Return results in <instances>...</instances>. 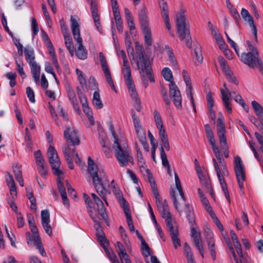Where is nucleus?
<instances>
[{"label":"nucleus","instance_id":"obj_1","mask_svg":"<svg viewBox=\"0 0 263 263\" xmlns=\"http://www.w3.org/2000/svg\"><path fill=\"white\" fill-rule=\"evenodd\" d=\"M145 171L153 191V193L156 199L157 208L162 217L165 219L167 230L173 241L174 246L179 247L181 244L180 239L178 237L179 234L178 229L177 227L174 226L172 223V217L170 212L168 205L166 200L162 201L160 200L156 184L149 170L146 169Z\"/></svg>","mask_w":263,"mask_h":263},{"label":"nucleus","instance_id":"obj_2","mask_svg":"<svg viewBox=\"0 0 263 263\" xmlns=\"http://www.w3.org/2000/svg\"><path fill=\"white\" fill-rule=\"evenodd\" d=\"M135 50L136 57L135 60L136 61L142 81L145 88H146L148 85V80L151 83L155 82V79L151 66V62L146 54L142 45L139 44L138 43H136Z\"/></svg>","mask_w":263,"mask_h":263},{"label":"nucleus","instance_id":"obj_3","mask_svg":"<svg viewBox=\"0 0 263 263\" xmlns=\"http://www.w3.org/2000/svg\"><path fill=\"white\" fill-rule=\"evenodd\" d=\"M112 149L120 166H126L129 163L134 164V159L130 154L126 140L121 137L120 141L114 142Z\"/></svg>","mask_w":263,"mask_h":263},{"label":"nucleus","instance_id":"obj_4","mask_svg":"<svg viewBox=\"0 0 263 263\" xmlns=\"http://www.w3.org/2000/svg\"><path fill=\"white\" fill-rule=\"evenodd\" d=\"M83 198L87 205V209L89 215L95 222L94 226L96 230V236L98 240L102 247H106V246L108 245V241L105 238L104 233L100 226L101 219L96 214L93 213L91 206V199L89 196L86 193H84L83 194Z\"/></svg>","mask_w":263,"mask_h":263},{"label":"nucleus","instance_id":"obj_5","mask_svg":"<svg viewBox=\"0 0 263 263\" xmlns=\"http://www.w3.org/2000/svg\"><path fill=\"white\" fill-rule=\"evenodd\" d=\"M161 74L166 81L170 82V96L173 99L174 105L178 109H181L182 97L178 87L174 82L171 69L168 67H164L161 71Z\"/></svg>","mask_w":263,"mask_h":263},{"label":"nucleus","instance_id":"obj_6","mask_svg":"<svg viewBox=\"0 0 263 263\" xmlns=\"http://www.w3.org/2000/svg\"><path fill=\"white\" fill-rule=\"evenodd\" d=\"M122 70L128 88L129 93L132 100L135 101L136 104V105H135V108L137 111H140L141 108V101L132 77L131 71L128 64V61H126V63L125 62H123Z\"/></svg>","mask_w":263,"mask_h":263},{"label":"nucleus","instance_id":"obj_7","mask_svg":"<svg viewBox=\"0 0 263 263\" xmlns=\"http://www.w3.org/2000/svg\"><path fill=\"white\" fill-rule=\"evenodd\" d=\"M176 24L178 37L182 41L185 40L187 47L191 48V37L190 35L189 28L186 22L184 10L181 9L176 14Z\"/></svg>","mask_w":263,"mask_h":263},{"label":"nucleus","instance_id":"obj_8","mask_svg":"<svg viewBox=\"0 0 263 263\" xmlns=\"http://www.w3.org/2000/svg\"><path fill=\"white\" fill-rule=\"evenodd\" d=\"M71 28L74 40L78 47L76 49V55L81 60H85L87 57V51L82 44V39L80 35V24L73 16L70 17Z\"/></svg>","mask_w":263,"mask_h":263},{"label":"nucleus","instance_id":"obj_9","mask_svg":"<svg viewBox=\"0 0 263 263\" xmlns=\"http://www.w3.org/2000/svg\"><path fill=\"white\" fill-rule=\"evenodd\" d=\"M247 43L250 51L248 53L243 52L241 54V61L251 68H254L257 65L260 71L262 72L263 71V63L259 58L256 48L253 46L249 41H247Z\"/></svg>","mask_w":263,"mask_h":263},{"label":"nucleus","instance_id":"obj_10","mask_svg":"<svg viewBox=\"0 0 263 263\" xmlns=\"http://www.w3.org/2000/svg\"><path fill=\"white\" fill-rule=\"evenodd\" d=\"M91 177L92 178L93 183L97 192L104 200L106 204L108 205V202L104 192L105 189L103 184V182H106L107 183L109 182L105 172L103 169L98 168L96 172H91Z\"/></svg>","mask_w":263,"mask_h":263},{"label":"nucleus","instance_id":"obj_11","mask_svg":"<svg viewBox=\"0 0 263 263\" xmlns=\"http://www.w3.org/2000/svg\"><path fill=\"white\" fill-rule=\"evenodd\" d=\"M175 180L177 193L174 189H171L170 195L176 210L181 213L182 212V205L184 203L185 199L179 177L176 173H175Z\"/></svg>","mask_w":263,"mask_h":263},{"label":"nucleus","instance_id":"obj_12","mask_svg":"<svg viewBox=\"0 0 263 263\" xmlns=\"http://www.w3.org/2000/svg\"><path fill=\"white\" fill-rule=\"evenodd\" d=\"M154 119L156 126L159 129V133L161 141L163 143V146L167 151L170 150V145L167 135L165 134V131L163 127V122L161 116L157 110L154 111Z\"/></svg>","mask_w":263,"mask_h":263},{"label":"nucleus","instance_id":"obj_13","mask_svg":"<svg viewBox=\"0 0 263 263\" xmlns=\"http://www.w3.org/2000/svg\"><path fill=\"white\" fill-rule=\"evenodd\" d=\"M234 170L236 173L238 184L240 189L243 187V182L246 180V174L244 166L241 158L239 156H236L234 159Z\"/></svg>","mask_w":263,"mask_h":263},{"label":"nucleus","instance_id":"obj_14","mask_svg":"<svg viewBox=\"0 0 263 263\" xmlns=\"http://www.w3.org/2000/svg\"><path fill=\"white\" fill-rule=\"evenodd\" d=\"M64 136L66 140V143L72 144L73 145H79L80 144V139L78 132L73 127H67L64 130Z\"/></svg>","mask_w":263,"mask_h":263},{"label":"nucleus","instance_id":"obj_15","mask_svg":"<svg viewBox=\"0 0 263 263\" xmlns=\"http://www.w3.org/2000/svg\"><path fill=\"white\" fill-rule=\"evenodd\" d=\"M99 54L102 70L104 73L107 81L112 89L116 91L115 86L111 78V73L107 63L106 58L102 52H100Z\"/></svg>","mask_w":263,"mask_h":263},{"label":"nucleus","instance_id":"obj_16","mask_svg":"<svg viewBox=\"0 0 263 263\" xmlns=\"http://www.w3.org/2000/svg\"><path fill=\"white\" fill-rule=\"evenodd\" d=\"M212 162L213 163L214 168L216 172V174L218 178V180L223 192L225 195L226 198L228 199L229 202L230 203V197L227 189V186L224 181L223 176H222V174L220 169L219 164L214 158L212 159Z\"/></svg>","mask_w":263,"mask_h":263},{"label":"nucleus","instance_id":"obj_17","mask_svg":"<svg viewBox=\"0 0 263 263\" xmlns=\"http://www.w3.org/2000/svg\"><path fill=\"white\" fill-rule=\"evenodd\" d=\"M58 153L57 151L51 145H50L47 151V155L49 159V161L51 164L52 170H53V174L58 176H60L62 172L59 169V162L57 161L52 162L53 157H57Z\"/></svg>","mask_w":263,"mask_h":263},{"label":"nucleus","instance_id":"obj_18","mask_svg":"<svg viewBox=\"0 0 263 263\" xmlns=\"http://www.w3.org/2000/svg\"><path fill=\"white\" fill-rule=\"evenodd\" d=\"M133 122L134 124V126L135 128L136 132L137 133V136L138 138L139 139L140 142L143 145H145L146 144V137L145 134L142 130L140 119L138 116L136 115L135 112H133L132 114Z\"/></svg>","mask_w":263,"mask_h":263},{"label":"nucleus","instance_id":"obj_19","mask_svg":"<svg viewBox=\"0 0 263 263\" xmlns=\"http://www.w3.org/2000/svg\"><path fill=\"white\" fill-rule=\"evenodd\" d=\"M72 144L66 143L65 146L62 148L64 155L66 160H70V158H73L74 157L76 158V162L78 163L81 162V159L77 153H76L74 146Z\"/></svg>","mask_w":263,"mask_h":263},{"label":"nucleus","instance_id":"obj_20","mask_svg":"<svg viewBox=\"0 0 263 263\" xmlns=\"http://www.w3.org/2000/svg\"><path fill=\"white\" fill-rule=\"evenodd\" d=\"M41 222L42 227L45 232L49 236L52 233V230L50 224V213L48 210H44L41 211Z\"/></svg>","mask_w":263,"mask_h":263},{"label":"nucleus","instance_id":"obj_21","mask_svg":"<svg viewBox=\"0 0 263 263\" xmlns=\"http://www.w3.org/2000/svg\"><path fill=\"white\" fill-rule=\"evenodd\" d=\"M182 77L183 78L184 81L185 82L186 87H187V93L189 98L190 99V100L192 102L193 107L194 111H196L195 105L194 102L193 96V87L191 81L190 77L188 74V72L186 69H183L182 71Z\"/></svg>","mask_w":263,"mask_h":263},{"label":"nucleus","instance_id":"obj_22","mask_svg":"<svg viewBox=\"0 0 263 263\" xmlns=\"http://www.w3.org/2000/svg\"><path fill=\"white\" fill-rule=\"evenodd\" d=\"M241 15L242 18L244 21L248 22L250 27L251 28L253 35L254 37L255 40L256 41H257V29L254 25L253 18L250 14L249 12L245 8H242L241 11Z\"/></svg>","mask_w":263,"mask_h":263},{"label":"nucleus","instance_id":"obj_23","mask_svg":"<svg viewBox=\"0 0 263 263\" xmlns=\"http://www.w3.org/2000/svg\"><path fill=\"white\" fill-rule=\"evenodd\" d=\"M91 195L97 205L98 213L104 220H106L107 218V215L103 201L95 193H91Z\"/></svg>","mask_w":263,"mask_h":263},{"label":"nucleus","instance_id":"obj_24","mask_svg":"<svg viewBox=\"0 0 263 263\" xmlns=\"http://www.w3.org/2000/svg\"><path fill=\"white\" fill-rule=\"evenodd\" d=\"M216 127L218 138L220 139V141H223L224 138L226 137V131L224 119L222 115H220L218 118Z\"/></svg>","mask_w":263,"mask_h":263},{"label":"nucleus","instance_id":"obj_25","mask_svg":"<svg viewBox=\"0 0 263 263\" xmlns=\"http://www.w3.org/2000/svg\"><path fill=\"white\" fill-rule=\"evenodd\" d=\"M67 95L68 98L73 105V108L78 111H80V109L79 106L78 102L75 94L74 91L70 86H68L66 87Z\"/></svg>","mask_w":263,"mask_h":263},{"label":"nucleus","instance_id":"obj_26","mask_svg":"<svg viewBox=\"0 0 263 263\" xmlns=\"http://www.w3.org/2000/svg\"><path fill=\"white\" fill-rule=\"evenodd\" d=\"M199 177L201 183L205 188L206 192H209L212 198L215 199V196L214 192L212 189V186L210 183V180L209 177L202 175H199Z\"/></svg>","mask_w":263,"mask_h":263},{"label":"nucleus","instance_id":"obj_27","mask_svg":"<svg viewBox=\"0 0 263 263\" xmlns=\"http://www.w3.org/2000/svg\"><path fill=\"white\" fill-rule=\"evenodd\" d=\"M24 53L26 60L29 64L35 62L34 50L31 47L26 46L24 49Z\"/></svg>","mask_w":263,"mask_h":263},{"label":"nucleus","instance_id":"obj_28","mask_svg":"<svg viewBox=\"0 0 263 263\" xmlns=\"http://www.w3.org/2000/svg\"><path fill=\"white\" fill-rule=\"evenodd\" d=\"M191 237L196 247H202V241L200 233L197 232L194 227L191 228Z\"/></svg>","mask_w":263,"mask_h":263},{"label":"nucleus","instance_id":"obj_29","mask_svg":"<svg viewBox=\"0 0 263 263\" xmlns=\"http://www.w3.org/2000/svg\"><path fill=\"white\" fill-rule=\"evenodd\" d=\"M204 233L208 246L214 247L215 242L214 239V234L211 229L209 227L206 226L204 228Z\"/></svg>","mask_w":263,"mask_h":263},{"label":"nucleus","instance_id":"obj_30","mask_svg":"<svg viewBox=\"0 0 263 263\" xmlns=\"http://www.w3.org/2000/svg\"><path fill=\"white\" fill-rule=\"evenodd\" d=\"M185 210L186 212V218L190 223V227H194L195 225V215L192 209L188 204H185Z\"/></svg>","mask_w":263,"mask_h":263},{"label":"nucleus","instance_id":"obj_31","mask_svg":"<svg viewBox=\"0 0 263 263\" xmlns=\"http://www.w3.org/2000/svg\"><path fill=\"white\" fill-rule=\"evenodd\" d=\"M29 232L27 233V240L29 245H33L35 247H42V244L39 235H33L31 239Z\"/></svg>","mask_w":263,"mask_h":263},{"label":"nucleus","instance_id":"obj_32","mask_svg":"<svg viewBox=\"0 0 263 263\" xmlns=\"http://www.w3.org/2000/svg\"><path fill=\"white\" fill-rule=\"evenodd\" d=\"M221 69L226 74L227 78L229 82H233L234 84L238 85V82L237 81L236 78L233 76V72L230 69L228 65L221 67Z\"/></svg>","mask_w":263,"mask_h":263},{"label":"nucleus","instance_id":"obj_33","mask_svg":"<svg viewBox=\"0 0 263 263\" xmlns=\"http://www.w3.org/2000/svg\"><path fill=\"white\" fill-rule=\"evenodd\" d=\"M139 17L142 29L149 27L148 18L144 9H141L139 12Z\"/></svg>","mask_w":263,"mask_h":263},{"label":"nucleus","instance_id":"obj_34","mask_svg":"<svg viewBox=\"0 0 263 263\" xmlns=\"http://www.w3.org/2000/svg\"><path fill=\"white\" fill-rule=\"evenodd\" d=\"M64 38L65 40V45L69 51L71 56L73 55V46L72 39L69 34V33H65L64 34Z\"/></svg>","mask_w":263,"mask_h":263},{"label":"nucleus","instance_id":"obj_35","mask_svg":"<svg viewBox=\"0 0 263 263\" xmlns=\"http://www.w3.org/2000/svg\"><path fill=\"white\" fill-rule=\"evenodd\" d=\"M252 106L256 115L263 121V107L255 101L252 102Z\"/></svg>","mask_w":263,"mask_h":263},{"label":"nucleus","instance_id":"obj_36","mask_svg":"<svg viewBox=\"0 0 263 263\" xmlns=\"http://www.w3.org/2000/svg\"><path fill=\"white\" fill-rule=\"evenodd\" d=\"M222 100L224 103V107L229 113L231 112L232 108L230 105V101L231 100V96L229 93L224 94L222 92Z\"/></svg>","mask_w":263,"mask_h":263},{"label":"nucleus","instance_id":"obj_37","mask_svg":"<svg viewBox=\"0 0 263 263\" xmlns=\"http://www.w3.org/2000/svg\"><path fill=\"white\" fill-rule=\"evenodd\" d=\"M142 32L144 35L145 44L151 46L152 45V33L149 27L142 29Z\"/></svg>","mask_w":263,"mask_h":263},{"label":"nucleus","instance_id":"obj_38","mask_svg":"<svg viewBox=\"0 0 263 263\" xmlns=\"http://www.w3.org/2000/svg\"><path fill=\"white\" fill-rule=\"evenodd\" d=\"M92 103L97 109H101L103 106L98 90L95 91L93 93Z\"/></svg>","mask_w":263,"mask_h":263},{"label":"nucleus","instance_id":"obj_39","mask_svg":"<svg viewBox=\"0 0 263 263\" xmlns=\"http://www.w3.org/2000/svg\"><path fill=\"white\" fill-rule=\"evenodd\" d=\"M84 113L87 116L90 123L91 125H93L95 124V120L93 117V113L91 109L88 105L82 107Z\"/></svg>","mask_w":263,"mask_h":263},{"label":"nucleus","instance_id":"obj_40","mask_svg":"<svg viewBox=\"0 0 263 263\" xmlns=\"http://www.w3.org/2000/svg\"><path fill=\"white\" fill-rule=\"evenodd\" d=\"M104 251L108 258L113 263L119 262L115 254L113 252L111 248H104Z\"/></svg>","mask_w":263,"mask_h":263},{"label":"nucleus","instance_id":"obj_41","mask_svg":"<svg viewBox=\"0 0 263 263\" xmlns=\"http://www.w3.org/2000/svg\"><path fill=\"white\" fill-rule=\"evenodd\" d=\"M159 4L162 16H168V11L166 3L164 0H159Z\"/></svg>","mask_w":263,"mask_h":263},{"label":"nucleus","instance_id":"obj_42","mask_svg":"<svg viewBox=\"0 0 263 263\" xmlns=\"http://www.w3.org/2000/svg\"><path fill=\"white\" fill-rule=\"evenodd\" d=\"M169 61L171 63L172 66L174 70H179V68L177 64L176 58L173 51L171 50H168L167 51Z\"/></svg>","mask_w":263,"mask_h":263},{"label":"nucleus","instance_id":"obj_43","mask_svg":"<svg viewBox=\"0 0 263 263\" xmlns=\"http://www.w3.org/2000/svg\"><path fill=\"white\" fill-rule=\"evenodd\" d=\"M204 127L205 129L206 137L210 144L215 142V140L214 137L213 133L210 128V125L208 124H205L204 125Z\"/></svg>","mask_w":263,"mask_h":263},{"label":"nucleus","instance_id":"obj_44","mask_svg":"<svg viewBox=\"0 0 263 263\" xmlns=\"http://www.w3.org/2000/svg\"><path fill=\"white\" fill-rule=\"evenodd\" d=\"M184 254L185 255L187 263H196V261L193 257V252L191 248H185L184 250Z\"/></svg>","mask_w":263,"mask_h":263},{"label":"nucleus","instance_id":"obj_45","mask_svg":"<svg viewBox=\"0 0 263 263\" xmlns=\"http://www.w3.org/2000/svg\"><path fill=\"white\" fill-rule=\"evenodd\" d=\"M219 144L221 147V148L223 150V153L224 157L226 158H228L229 156V149L227 145V137H225L223 139V141H220V139H219Z\"/></svg>","mask_w":263,"mask_h":263},{"label":"nucleus","instance_id":"obj_46","mask_svg":"<svg viewBox=\"0 0 263 263\" xmlns=\"http://www.w3.org/2000/svg\"><path fill=\"white\" fill-rule=\"evenodd\" d=\"M16 69L20 74V76L22 78H25L26 77V75L24 71V63L22 60L17 61L16 60Z\"/></svg>","mask_w":263,"mask_h":263},{"label":"nucleus","instance_id":"obj_47","mask_svg":"<svg viewBox=\"0 0 263 263\" xmlns=\"http://www.w3.org/2000/svg\"><path fill=\"white\" fill-rule=\"evenodd\" d=\"M49 53L51 57L53 65H54L56 69L59 70L60 69V66L55 54V52L54 51L53 46H51V47L49 49Z\"/></svg>","mask_w":263,"mask_h":263},{"label":"nucleus","instance_id":"obj_48","mask_svg":"<svg viewBox=\"0 0 263 263\" xmlns=\"http://www.w3.org/2000/svg\"><path fill=\"white\" fill-rule=\"evenodd\" d=\"M218 161L219 163V166L221 170V172L222 174V176L223 175L228 176L229 172L228 171L227 165L226 162H224V160L222 158L220 159H219Z\"/></svg>","mask_w":263,"mask_h":263},{"label":"nucleus","instance_id":"obj_49","mask_svg":"<svg viewBox=\"0 0 263 263\" xmlns=\"http://www.w3.org/2000/svg\"><path fill=\"white\" fill-rule=\"evenodd\" d=\"M161 95L163 99V100L165 104L168 106L167 109H170V105L171 104V101L169 99L167 95V90L166 89L163 87L162 86L161 87V91H160Z\"/></svg>","mask_w":263,"mask_h":263},{"label":"nucleus","instance_id":"obj_50","mask_svg":"<svg viewBox=\"0 0 263 263\" xmlns=\"http://www.w3.org/2000/svg\"><path fill=\"white\" fill-rule=\"evenodd\" d=\"M160 156L162 160V163L163 166L164 167H168L169 166H170L167 158V155L165 153L163 147H161L160 149Z\"/></svg>","mask_w":263,"mask_h":263},{"label":"nucleus","instance_id":"obj_51","mask_svg":"<svg viewBox=\"0 0 263 263\" xmlns=\"http://www.w3.org/2000/svg\"><path fill=\"white\" fill-rule=\"evenodd\" d=\"M77 93L82 107L88 105V104L86 97L78 87L77 88Z\"/></svg>","mask_w":263,"mask_h":263},{"label":"nucleus","instance_id":"obj_52","mask_svg":"<svg viewBox=\"0 0 263 263\" xmlns=\"http://www.w3.org/2000/svg\"><path fill=\"white\" fill-rule=\"evenodd\" d=\"M31 70V73L33 75H36V74H40V69L41 67L39 65L37 64V63L35 62L31 63L29 64Z\"/></svg>","mask_w":263,"mask_h":263},{"label":"nucleus","instance_id":"obj_53","mask_svg":"<svg viewBox=\"0 0 263 263\" xmlns=\"http://www.w3.org/2000/svg\"><path fill=\"white\" fill-rule=\"evenodd\" d=\"M26 94L31 102L34 103L35 102L34 92L30 87H27L26 88Z\"/></svg>","mask_w":263,"mask_h":263},{"label":"nucleus","instance_id":"obj_54","mask_svg":"<svg viewBox=\"0 0 263 263\" xmlns=\"http://www.w3.org/2000/svg\"><path fill=\"white\" fill-rule=\"evenodd\" d=\"M210 144L212 146L213 152H214L216 158L217 159V160H218L219 159H220L221 158H222V156L220 154L219 148L217 147V146L216 145L215 142L214 143H212Z\"/></svg>","mask_w":263,"mask_h":263},{"label":"nucleus","instance_id":"obj_55","mask_svg":"<svg viewBox=\"0 0 263 263\" xmlns=\"http://www.w3.org/2000/svg\"><path fill=\"white\" fill-rule=\"evenodd\" d=\"M206 100L208 102V108H213L214 105V101L213 94L211 92H209L206 95Z\"/></svg>","mask_w":263,"mask_h":263},{"label":"nucleus","instance_id":"obj_56","mask_svg":"<svg viewBox=\"0 0 263 263\" xmlns=\"http://www.w3.org/2000/svg\"><path fill=\"white\" fill-rule=\"evenodd\" d=\"M229 10L231 14H232V15L233 16L237 23H238V22L240 20V16L236 9L234 8L233 6H231V8H229Z\"/></svg>","mask_w":263,"mask_h":263},{"label":"nucleus","instance_id":"obj_57","mask_svg":"<svg viewBox=\"0 0 263 263\" xmlns=\"http://www.w3.org/2000/svg\"><path fill=\"white\" fill-rule=\"evenodd\" d=\"M31 26L34 35H36L39 32V28L37 21L34 17L31 18Z\"/></svg>","mask_w":263,"mask_h":263},{"label":"nucleus","instance_id":"obj_58","mask_svg":"<svg viewBox=\"0 0 263 263\" xmlns=\"http://www.w3.org/2000/svg\"><path fill=\"white\" fill-rule=\"evenodd\" d=\"M137 157L139 165L142 166L144 164V160L142 156V153L139 148L137 147Z\"/></svg>","mask_w":263,"mask_h":263},{"label":"nucleus","instance_id":"obj_59","mask_svg":"<svg viewBox=\"0 0 263 263\" xmlns=\"http://www.w3.org/2000/svg\"><path fill=\"white\" fill-rule=\"evenodd\" d=\"M230 234L231 238L233 241L234 247H240L241 245L239 242L237 237L233 230H231Z\"/></svg>","mask_w":263,"mask_h":263},{"label":"nucleus","instance_id":"obj_60","mask_svg":"<svg viewBox=\"0 0 263 263\" xmlns=\"http://www.w3.org/2000/svg\"><path fill=\"white\" fill-rule=\"evenodd\" d=\"M141 252L145 257L153 256V251L150 248H141Z\"/></svg>","mask_w":263,"mask_h":263},{"label":"nucleus","instance_id":"obj_61","mask_svg":"<svg viewBox=\"0 0 263 263\" xmlns=\"http://www.w3.org/2000/svg\"><path fill=\"white\" fill-rule=\"evenodd\" d=\"M6 182L8 187L15 185L12 175L8 172L7 173Z\"/></svg>","mask_w":263,"mask_h":263},{"label":"nucleus","instance_id":"obj_62","mask_svg":"<svg viewBox=\"0 0 263 263\" xmlns=\"http://www.w3.org/2000/svg\"><path fill=\"white\" fill-rule=\"evenodd\" d=\"M162 17H163V18L164 20V21L166 29H167L168 31L171 34V35L173 36H174V34H173L172 33V32H171V24L170 23L169 15L168 16H163Z\"/></svg>","mask_w":263,"mask_h":263},{"label":"nucleus","instance_id":"obj_63","mask_svg":"<svg viewBox=\"0 0 263 263\" xmlns=\"http://www.w3.org/2000/svg\"><path fill=\"white\" fill-rule=\"evenodd\" d=\"M230 252L232 253L233 257L235 260L236 263H244L247 259H239L238 258L236 253L234 250V248H229Z\"/></svg>","mask_w":263,"mask_h":263},{"label":"nucleus","instance_id":"obj_64","mask_svg":"<svg viewBox=\"0 0 263 263\" xmlns=\"http://www.w3.org/2000/svg\"><path fill=\"white\" fill-rule=\"evenodd\" d=\"M255 137L260 145V149L263 152V137L258 133H255Z\"/></svg>","mask_w":263,"mask_h":263}]
</instances>
